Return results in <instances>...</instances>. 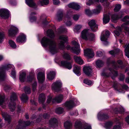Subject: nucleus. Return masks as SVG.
<instances>
[{"label":"nucleus","mask_w":129,"mask_h":129,"mask_svg":"<svg viewBox=\"0 0 129 129\" xmlns=\"http://www.w3.org/2000/svg\"><path fill=\"white\" fill-rule=\"evenodd\" d=\"M41 43L44 47L48 46L50 52L52 54H54L58 51V49L56 48V43L53 40L44 37L42 39Z\"/></svg>","instance_id":"1"},{"label":"nucleus","mask_w":129,"mask_h":129,"mask_svg":"<svg viewBox=\"0 0 129 129\" xmlns=\"http://www.w3.org/2000/svg\"><path fill=\"white\" fill-rule=\"evenodd\" d=\"M14 66L12 64H8L6 66H3L0 67V82L4 80L6 76L5 71L6 70H9L11 69L12 71L11 75L13 78L16 77V73L14 69Z\"/></svg>","instance_id":"2"},{"label":"nucleus","mask_w":129,"mask_h":129,"mask_svg":"<svg viewBox=\"0 0 129 129\" xmlns=\"http://www.w3.org/2000/svg\"><path fill=\"white\" fill-rule=\"evenodd\" d=\"M17 98L16 94L14 93H12L10 98V102L9 105V108L11 111H13L15 108V104L14 101L16 100Z\"/></svg>","instance_id":"3"},{"label":"nucleus","mask_w":129,"mask_h":129,"mask_svg":"<svg viewBox=\"0 0 129 129\" xmlns=\"http://www.w3.org/2000/svg\"><path fill=\"white\" fill-rule=\"evenodd\" d=\"M79 102L76 99L70 100L66 102L64 104V106L67 109H70L76 105L79 104Z\"/></svg>","instance_id":"4"},{"label":"nucleus","mask_w":129,"mask_h":129,"mask_svg":"<svg viewBox=\"0 0 129 129\" xmlns=\"http://www.w3.org/2000/svg\"><path fill=\"white\" fill-rule=\"evenodd\" d=\"M26 74L25 72L21 71L20 72L19 79L21 82H23L26 80L30 81L34 78V76H29L27 77L26 80Z\"/></svg>","instance_id":"5"},{"label":"nucleus","mask_w":129,"mask_h":129,"mask_svg":"<svg viewBox=\"0 0 129 129\" xmlns=\"http://www.w3.org/2000/svg\"><path fill=\"white\" fill-rule=\"evenodd\" d=\"M59 39L60 41L59 44V47L60 49H62L64 48L65 43L68 41V37L66 35H62L59 36Z\"/></svg>","instance_id":"6"},{"label":"nucleus","mask_w":129,"mask_h":129,"mask_svg":"<svg viewBox=\"0 0 129 129\" xmlns=\"http://www.w3.org/2000/svg\"><path fill=\"white\" fill-rule=\"evenodd\" d=\"M62 95H60L57 96L55 98L52 99L51 96H49L47 101V103H49L51 102L52 103L57 102L58 103L60 102L63 99Z\"/></svg>","instance_id":"7"},{"label":"nucleus","mask_w":129,"mask_h":129,"mask_svg":"<svg viewBox=\"0 0 129 129\" xmlns=\"http://www.w3.org/2000/svg\"><path fill=\"white\" fill-rule=\"evenodd\" d=\"M109 35V33L108 31H106L105 34L104 31L102 33L101 36V40L103 41V44L105 45H107L108 44V42L107 40Z\"/></svg>","instance_id":"8"},{"label":"nucleus","mask_w":129,"mask_h":129,"mask_svg":"<svg viewBox=\"0 0 129 129\" xmlns=\"http://www.w3.org/2000/svg\"><path fill=\"white\" fill-rule=\"evenodd\" d=\"M129 17L128 16H125L122 20L125 23L121 25V27L124 28L125 30L128 32L129 34V28L126 26L129 25Z\"/></svg>","instance_id":"9"},{"label":"nucleus","mask_w":129,"mask_h":129,"mask_svg":"<svg viewBox=\"0 0 129 129\" xmlns=\"http://www.w3.org/2000/svg\"><path fill=\"white\" fill-rule=\"evenodd\" d=\"M89 25L92 31H96L98 29V26L96 24L95 21L94 20H92L88 22Z\"/></svg>","instance_id":"10"},{"label":"nucleus","mask_w":129,"mask_h":129,"mask_svg":"<svg viewBox=\"0 0 129 129\" xmlns=\"http://www.w3.org/2000/svg\"><path fill=\"white\" fill-rule=\"evenodd\" d=\"M84 55L89 58H92L94 55L93 50L91 49H87L84 50Z\"/></svg>","instance_id":"11"},{"label":"nucleus","mask_w":129,"mask_h":129,"mask_svg":"<svg viewBox=\"0 0 129 129\" xmlns=\"http://www.w3.org/2000/svg\"><path fill=\"white\" fill-rule=\"evenodd\" d=\"M18 29L16 27L11 25L8 30V34L10 36H15L18 32Z\"/></svg>","instance_id":"12"},{"label":"nucleus","mask_w":129,"mask_h":129,"mask_svg":"<svg viewBox=\"0 0 129 129\" xmlns=\"http://www.w3.org/2000/svg\"><path fill=\"white\" fill-rule=\"evenodd\" d=\"M0 16L2 18L6 19L9 17V12L7 10L3 9L0 10Z\"/></svg>","instance_id":"13"},{"label":"nucleus","mask_w":129,"mask_h":129,"mask_svg":"<svg viewBox=\"0 0 129 129\" xmlns=\"http://www.w3.org/2000/svg\"><path fill=\"white\" fill-rule=\"evenodd\" d=\"M89 34L88 30L84 29L81 32V37L86 40H88Z\"/></svg>","instance_id":"14"},{"label":"nucleus","mask_w":129,"mask_h":129,"mask_svg":"<svg viewBox=\"0 0 129 129\" xmlns=\"http://www.w3.org/2000/svg\"><path fill=\"white\" fill-rule=\"evenodd\" d=\"M62 86V83L60 81H58L53 83L52 86V89L55 90H57L60 88Z\"/></svg>","instance_id":"15"},{"label":"nucleus","mask_w":129,"mask_h":129,"mask_svg":"<svg viewBox=\"0 0 129 129\" xmlns=\"http://www.w3.org/2000/svg\"><path fill=\"white\" fill-rule=\"evenodd\" d=\"M16 40L17 42L18 43H24L26 40V36L23 34H21L17 38Z\"/></svg>","instance_id":"16"},{"label":"nucleus","mask_w":129,"mask_h":129,"mask_svg":"<svg viewBox=\"0 0 129 129\" xmlns=\"http://www.w3.org/2000/svg\"><path fill=\"white\" fill-rule=\"evenodd\" d=\"M87 125H89L91 126L89 124L87 123L85 124L83 126L81 122L79 121H77L76 122L75 124V128L78 129H83L84 128V127Z\"/></svg>","instance_id":"17"},{"label":"nucleus","mask_w":129,"mask_h":129,"mask_svg":"<svg viewBox=\"0 0 129 129\" xmlns=\"http://www.w3.org/2000/svg\"><path fill=\"white\" fill-rule=\"evenodd\" d=\"M37 78L40 83H43L45 79L44 73L41 72L39 73L38 74Z\"/></svg>","instance_id":"18"},{"label":"nucleus","mask_w":129,"mask_h":129,"mask_svg":"<svg viewBox=\"0 0 129 129\" xmlns=\"http://www.w3.org/2000/svg\"><path fill=\"white\" fill-rule=\"evenodd\" d=\"M83 71L84 73L87 75L90 76L92 73V69L89 66H85L83 68Z\"/></svg>","instance_id":"19"},{"label":"nucleus","mask_w":129,"mask_h":129,"mask_svg":"<svg viewBox=\"0 0 129 129\" xmlns=\"http://www.w3.org/2000/svg\"><path fill=\"white\" fill-rule=\"evenodd\" d=\"M81 67L80 66L75 65L74 66L73 71L77 76L81 75L80 71Z\"/></svg>","instance_id":"20"},{"label":"nucleus","mask_w":129,"mask_h":129,"mask_svg":"<svg viewBox=\"0 0 129 129\" xmlns=\"http://www.w3.org/2000/svg\"><path fill=\"white\" fill-rule=\"evenodd\" d=\"M68 6L76 10H78L81 8L80 6L77 4L73 3H70L68 5Z\"/></svg>","instance_id":"21"},{"label":"nucleus","mask_w":129,"mask_h":129,"mask_svg":"<svg viewBox=\"0 0 129 129\" xmlns=\"http://www.w3.org/2000/svg\"><path fill=\"white\" fill-rule=\"evenodd\" d=\"M25 2L29 7L36 8L37 6L33 0H25Z\"/></svg>","instance_id":"22"},{"label":"nucleus","mask_w":129,"mask_h":129,"mask_svg":"<svg viewBox=\"0 0 129 129\" xmlns=\"http://www.w3.org/2000/svg\"><path fill=\"white\" fill-rule=\"evenodd\" d=\"M61 66L65 67L66 68L70 69L72 68V66L70 63L66 61H62L61 62Z\"/></svg>","instance_id":"23"},{"label":"nucleus","mask_w":129,"mask_h":129,"mask_svg":"<svg viewBox=\"0 0 129 129\" xmlns=\"http://www.w3.org/2000/svg\"><path fill=\"white\" fill-rule=\"evenodd\" d=\"M74 59L76 62L80 64H82L84 63V62L81 57L80 56H75Z\"/></svg>","instance_id":"24"},{"label":"nucleus","mask_w":129,"mask_h":129,"mask_svg":"<svg viewBox=\"0 0 129 129\" xmlns=\"http://www.w3.org/2000/svg\"><path fill=\"white\" fill-rule=\"evenodd\" d=\"M72 45L74 46V49L76 50V51H77L78 49L80 50V45L75 40H73L72 42Z\"/></svg>","instance_id":"25"},{"label":"nucleus","mask_w":129,"mask_h":129,"mask_svg":"<svg viewBox=\"0 0 129 129\" xmlns=\"http://www.w3.org/2000/svg\"><path fill=\"white\" fill-rule=\"evenodd\" d=\"M2 115L3 117L5 118V120L8 121L9 123L10 122L11 120V117L6 113L2 112Z\"/></svg>","instance_id":"26"},{"label":"nucleus","mask_w":129,"mask_h":129,"mask_svg":"<svg viewBox=\"0 0 129 129\" xmlns=\"http://www.w3.org/2000/svg\"><path fill=\"white\" fill-rule=\"evenodd\" d=\"M101 9L102 8L100 5L98 6L95 9L92 10V14H97L99 13L100 12Z\"/></svg>","instance_id":"27"},{"label":"nucleus","mask_w":129,"mask_h":129,"mask_svg":"<svg viewBox=\"0 0 129 129\" xmlns=\"http://www.w3.org/2000/svg\"><path fill=\"white\" fill-rule=\"evenodd\" d=\"M67 50H70L72 52L77 55H78L80 52V50L78 49L77 51L74 49V47H71L70 45H68L66 47Z\"/></svg>","instance_id":"28"},{"label":"nucleus","mask_w":129,"mask_h":129,"mask_svg":"<svg viewBox=\"0 0 129 129\" xmlns=\"http://www.w3.org/2000/svg\"><path fill=\"white\" fill-rule=\"evenodd\" d=\"M55 75V74L54 72H50L48 74H47V78L48 79L52 80L54 78Z\"/></svg>","instance_id":"29"},{"label":"nucleus","mask_w":129,"mask_h":129,"mask_svg":"<svg viewBox=\"0 0 129 129\" xmlns=\"http://www.w3.org/2000/svg\"><path fill=\"white\" fill-rule=\"evenodd\" d=\"M110 20L109 16L108 15H104L103 18V23L106 24L108 23Z\"/></svg>","instance_id":"30"},{"label":"nucleus","mask_w":129,"mask_h":129,"mask_svg":"<svg viewBox=\"0 0 129 129\" xmlns=\"http://www.w3.org/2000/svg\"><path fill=\"white\" fill-rule=\"evenodd\" d=\"M98 119L100 120L101 118L107 119L109 117L107 115L103 114L101 112H100L98 114Z\"/></svg>","instance_id":"31"},{"label":"nucleus","mask_w":129,"mask_h":129,"mask_svg":"<svg viewBox=\"0 0 129 129\" xmlns=\"http://www.w3.org/2000/svg\"><path fill=\"white\" fill-rule=\"evenodd\" d=\"M63 16V14L61 11H59L57 12L56 16V19L58 21L61 20Z\"/></svg>","instance_id":"32"},{"label":"nucleus","mask_w":129,"mask_h":129,"mask_svg":"<svg viewBox=\"0 0 129 129\" xmlns=\"http://www.w3.org/2000/svg\"><path fill=\"white\" fill-rule=\"evenodd\" d=\"M30 122L29 121L25 122L22 120H20L19 121V125L25 126L28 125H30Z\"/></svg>","instance_id":"33"},{"label":"nucleus","mask_w":129,"mask_h":129,"mask_svg":"<svg viewBox=\"0 0 129 129\" xmlns=\"http://www.w3.org/2000/svg\"><path fill=\"white\" fill-rule=\"evenodd\" d=\"M45 100V97L44 94H41L39 96V101L40 103H43Z\"/></svg>","instance_id":"34"},{"label":"nucleus","mask_w":129,"mask_h":129,"mask_svg":"<svg viewBox=\"0 0 129 129\" xmlns=\"http://www.w3.org/2000/svg\"><path fill=\"white\" fill-rule=\"evenodd\" d=\"M48 36L51 38H53L55 35L53 31L51 29L48 30L47 32Z\"/></svg>","instance_id":"35"},{"label":"nucleus","mask_w":129,"mask_h":129,"mask_svg":"<svg viewBox=\"0 0 129 129\" xmlns=\"http://www.w3.org/2000/svg\"><path fill=\"white\" fill-rule=\"evenodd\" d=\"M72 126V124L70 121H67L64 124V126L66 129L70 128Z\"/></svg>","instance_id":"36"},{"label":"nucleus","mask_w":129,"mask_h":129,"mask_svg":"<svg viewBox=\"0 0 129 129\" xmlns=\"http://www.w3.org/2000/svg\"><path fill=\"white\" fill-rule=\"evenodd\" d=\"M120 51V50L119 49H117L110 51L109 52V53L110 54L112 55V56H114L115 55L117 54Z\"/></svg>","instance_id":"37"},{"label":"nucleus","mask_w":129,"mask_h":129,"mask_svg":"<svg viewBox=\"0 0 129 129\" xmlns=\"http://www.w3.org/2000/svg\"><path fill=\"white\" fill-rule=\"evenodd\" d=\"M93 1L92 0H87L86 2V4L87 5L89 6L92 4L95 3L97 4L99 2V0H93Z\"/></svg>","instance_id":"38"},{"label":"nucleus","mask_w":129,"mask_h":129,"mask_svg":"<svg viewBox=\"0 0 129 129\" xmlns=\"http://www.w3.org/2000/svg\"><path fill=\"white\" fill-rule=\"evenodd\" d=\"M124 47H125L124 51L125 52V55L128 58H129V43L126 45Z\"/></svg>","instance_id":"39"},{"label":"nucleus","mask_w":129,"mask_h":129,"mask_svg":"<svg viewBox=\"0 0 129 129\" xmlns=\"http://www.w3.org/2000/svg\"><path fill=\"white\" fill-rule=\"evenodd\" d=\"M96 67L100 68L102 67L103 65V62L101 60H98L95 62Z\"/></svg>","instance_id":"40"},{"label":"nucleus","mask_w":129,"mask_h":129,"mask_svg":"<svg viewBox=\"0 0 129 129\" xmlns=\"http://www.w3.org/2000/svg\"><path fill=\"white\" fill-rule=\"evenodd\" d=\"M36 14V13L35 12L31 13L30 14V21L31 22H34L36 20V18L35 16H33V15H35Z\"/></svg>","instance_id":"41"},{"label":"nucleus","mask_w":129,"mask_h":129,"mask_svg":"<svg viewBox=\"0 0 129 129\" xmlns=\"http://www.w3.org/2000/svg\"><path fill=\"white\" fill-rule=\"evenodd\" d=\"M49 2V0H41L39 2V4L42 6L47 5Z\"/></svg>","instance_id":"42"},{"label":"nucleus","mask_w":129,"mask_h":129,"mask_svg":"<svg viewBox=\"0 0 129 129\" xmlns=\"http://www.w3.org/2000/svg\"><path fill=\"white\" fill-rule=\"evenodd\" d=\"M22 101L23 102H25L28 100V98L27 95L25 94H23L21 97Z\"/></svg>","instance_id":"43"},{"label":"nucleus","mask_w":129,"mask_h":129,"mask_svg":"<svg viewBox=\"0 0 129 129\" xmlns=\"http://www.w3.org/2000/svg\"><path fill=\"white\" fill-rule=\"evenodd\" d=\"M113 125V122H108L106 123L105 127L107 129H110Z\"/></svg>","instance_id":"44"},{"label":"nucleus","mask_w":129,"mask_h":129,"mask_svg":"<svg viewBox=\"0 0 129 129\" xmlns=\"http://www.w3.org/2000/svg\"><path fill=\"white\" fill-rule=\"evenodd\" d=\"M117 30L114 31V33L115 35L117 36H119L120 35V33L121 31V28L119 27H118L117 28Z\"/></svg>","instance_id":"45"},{"label":"nucleus","mask_w":129,"mask_h":129,"mask_svg":"<svg viewBox=\"0 0 129 129\" xmlns=\"http://www.w3.org/2000/svg\"><path fill=\"white\" fill-rule=\"evenodd\" d=\"M9 43L10 46L12 48H16V45L13 41L11 40H10L9 41Z\"/></svg>","instance_id":"46"},{"label":"nucleus","mask_w":129,"mask_h":129,"mask_svg":"<svg viewBox=\"0 0 129 129\" xmlns=\"http://www.w3.org/2000/svg\"><path fill=\"white\" fill-rule=\"evenodd\" d=\"M57 31L59 32H64L66 33L67 31V29L63 27H61L57 29Z\"/></svg>","instance_id":"47"},{"label":"nucleus","mask_w":129,"mask_h":129,"mask_svg":"<svg viewBox=\"0 0 129 129\" xmlns=\"http://www.w3.org/2000/svg\"><path fill=\"white\" fill-rule=\"evenodd\" d=\"M63 57L67 60H69L70 59V56L69 55L68 53L67 52H64L63 55Z\"/></svg>","instance_id":"48"},{"label":"nucleus","mask_w":129,"mask_h":129,"mask_svg":"<svg viewBox=\"0 0 129 129\" xmlns=\"http://www.w3.org/2000/svg\"><path fill=\"white\" fill-rule=\"evenodd\" d=\"M121 17H119L117 15H114L112 16V21L115 22V21Z\"/></svg>","instance_id":"49"},{"label":"nucleus","mask_w":129,"mask_h":129,"mask_svg":"<svg viewBox=\"0 0 129 129\" xmlns=\"http://www.w3.org/2000/svg\"><path fill=\"white\" fill-rule=\"evenodd\" d=\"M85 14L88 16H90L92 14V11L89 9H86L85 10Z\"/></svg>","instance_id":"50"},{"label":"nucleus","mask_w":129,"mask_h":129,"mask_svg":"<svg viewBox=\"0 0 129 129\" xmlns=\"http://www.w3.org/2000/svg\"><path fill=\"white\" fill-rule=\"evenodd\" d=\"M63 111V108H57L56 110V112L58 114H61Z\"/></svg>","instance_id":"51"},{"label":"nucleus","mask_w":129,"mask_h":129,"mask_svg":"<svg viewBox=\"0 0 129 129\" xmlns=\"http://www.w3.org/2000/svg\"><path fill=\"white\" fill-rule=\"evenodd\" d=\"M88 40L90 41L93 40L95 38V36L94 34H89L88 36Z\"/></svg>","instance_id":"52"},{"label":"nucleus","mask_w":129,"mask_h":129,"mask_svg":"<svg viewBox=\"0 0 129 129\" xmlns=\"http://www.w3.org/2000/svg\"><path fill=\"white\" fill-rule=\"evenodd\" d=\"M84 82L88 85H91L93 84L91 81L87 79H84Z\"/></svg>","instance_id":"53"},{"label":"nucleus","mask_w":129,"mask_h":129,"mask_svg":"<svg viewBox=\"0 0 129 129\" xmlns=\"http://www.w3.org/2000/svg\"><path fill=\"white\" fill-rule=\"evenodd\" d=\"M57 122V120L55 118H52L49 121V123L51 124L56 123Z\"/></svg>","instance_id":"54"},{"label":"nucleus","mask_w":129,"mask_h":129,"mask_svg":"<svg viewBox=\"0 0 129 129\" xmlns=\"http://www.w3.org/2000/svg\"><path fill=\"white\" fill-rule=\"evenodd\" d=\"M82 27V26L80 25H78L75 26L74 30L75 32H77L80 30Z\"/></svg>","instance_id":"55"},{"label":"nucleus","mask_w":129,"mask_h":129,"mask_svg":"<svg viewBox=\"0 0 129 129\" xmlns=\"http://www.w3.org/2000/svg\"><path fill=\"white\" fill-rule=\"evenodd\" d=\"M121 8V5L119 4L117 5L114 9L115 12H117L119 11Z\"/></svg>","instance_id":"56"},{"label":"nucleus","mask_w":129,"mask_h":129,"mask_svg":"<svg viewBox=\"0 0 129 129\" xmlns=\"http://www.w3.org/2000/svg\"><path fill=\"white\" fill-rule=\"evenodd\" d=\"M24 89L25 92L27 94H29L30 93V90L29 87H24Z\"/></svg>","instance_id":"57"},{"label":"nucleus","mask_w":129,"mask_h":129,"mask_svg":"<svg viewBox=\"0 0 129 129\" xmlns=\"http://www.w3.org/2000/svg\"><path fill=\"white\" fill-rule=\"evenodd\" d=\"M4 37V34L3 32H0V43L3 41Z\"/></svg>","instance_id":"58"},{"label":"nucleus","mask_w":129,"mask_h":129,"mask_svg":"<svg viewBox=\"0 0 129 129\" xmlns=\"http://www.w3.org/2000/svg\"><path fill=\"white\" fill-rule=\"evenodd\" d=\"M79 17V16L78 15H73V18L74 20L75 21H77Z\"/></svg>","instance_id":"59"},{"label":"nucleus","mask_w":129,"mask_h":129,"mask_svg":"<svg viewBox=\"0 0 129 129\" xmlns=\"http://www.w3.org/2000/svg\"><path fill=\"white\" fill-rule=\"evenodd\" d=\"M5 97L0 95V105L2 104L4 102Z\"/></svg>","instance_id":"60"},{"label":"nucleus","mask_w":129,"mask_h":129,"mask_svg":"<svg viewBox=\"0 0 129 129\" xmlns=\"http://www.w3.org/2000/svg\"><path fill=\"white\" fill-rule=\"evenodd\" d=\"M96 54L97 56L100 57L103 55V54L101 51H98L96 52Z\"/></svg>","instance_id":"61"},{"label":"nucleus","mask_w":129,"mask_h":129,"mask_svg":"<svg viewBox=\"0 0 129 129\" xmlns=\"http://www.w3.org/2000/svg\"><path fill=\"white\" fill-rule=\"evenodd\" d=\"M119 125H114L112 129H120V122H118Z\"/></svg>","instance_id":"62"},{"label":"nucleus","mask_w":129,"mask_h":129,"mask_svg":"<svg viewBox=\"0 0 129 129\" xmlns=\"http://www.w3.org/2000/svg\"><path fill=\"white\" fill-rule=\"evenodd\" d=\"M53 1L54 5H57L60 4V2L59 0H53Z\"/></svg>","instance_id":"63"},{"label":"nucleus","mask_w":129,"mask_h":129,"mask_svg":"<svg viewBox=\"0 0 129 129\" xmlns=\"http://www.w3.org/2000/svg\"><path fill=\"white\" fill-rule=\"evenodd\" d=\"M37 86V83L36 82H35L33 85V91H35L36 90Z\"/></svg>","instance_id":"64"}]
</instances>
